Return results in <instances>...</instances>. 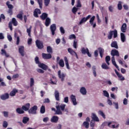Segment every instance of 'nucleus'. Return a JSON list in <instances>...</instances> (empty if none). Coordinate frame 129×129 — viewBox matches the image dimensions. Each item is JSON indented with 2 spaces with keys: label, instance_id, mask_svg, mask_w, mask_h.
<instances>
[{
  "label": "nucleus",
  "instance_id": "62",
  "mask_svg": "<svg viewBox=\"0 0 129 129\" xmlns=\"http://www.w3.org/2000/svg\"><path fill=\"white\" fill-rule=\"evenodd\" d=\"M123 103L124 105H126L127 104V99L126 98H124L123 100Z\"/></svg>",
  "mask_w": 129,
  "mask_h": 129
},
{
  "label": "nucleus",
  "instance_id": "17",
  "mask_svg": "<svg viewBox=\"0 0 129 129\" xmlns=\"http://www.w3.org/2000/svg\"><path fill=\"white\" fill-rule=\"evenodd\" d=\"M68 51L69 53H70L71 55H76L77 58H78V57L77 56V53H76V52L74 50H73L72 48H68Z\"/></svg>",
  "mask_w": 129,
  "mask_h": 129
},
{
  "label": "nucleus",
  "instance_id": "63",
  "mask_svg": "<svg viewBox=\"0 0 129 129\" xmlns=\"http://www.w3.org/2000/svg\"><path fill=\"white\" fill-rule=\"evenodd\" d=\"M9 93H5L1 96V97H9Z\"/></svg>",
  "mask_w": 129,
  "mask_h": 129
},
{
  "label": "nucleus",
  "instance_id": "23",
  "mask_svg": "<svg viewBox=\"0 0 129 129\" xmlns=\"http://www.w3.org/2000/svg\"><path fill=\"white\" fill-rule=\"evenodd\" d=\"M64 60L67 69H70V67H69V62L68 61V58H67V57L65 56L64 57Z\"/></svg>",
  "mask_w": 129,
  "mask_h": 129
},
{
  "label": "nucleus",
  "instance_id": "9",
  "mask_svg": "<svg viewBox=\"0 0 129 129\" xmlns=\"http://www.w3.org/2000/svg\"><path fill=\"white\" fill-rule=\"evenodd\" d=\"M95 20V16H93L92 17L90 18V20L89 21V23L91 26H93V28H95V27H96V23H93Z\"/></svg>",
  "mask_w": 129,
  "mask_h": 129
},
{
  "label": "nucleus",
  "instance_id": "8",
  "mask_svg": "<svg viewBox=\"0 0 129 129\" xmlns=\"http://www.w3.org/2000/svg\"><path fill=\"white\" fill-rule=\"evenodd\" d=\"M36 44L38 49H43V48H44V45H43V42L39 40L36 41Z\"/></svg>",
  "mask_w": 129,
  "mask_h": 129
},
{
  "label": "nucleus",
  "instance_id": "7",
  "mask_svg": "<svg viewBox=\"0 0 129 129\" xmlns=\"http://www.w3.org/2000/svg\"><path fill=\"white\" fill-rule=\"evenodd\" d=\"M90 18H91V15H88L86 18L85 17L81 19V21L80 22L79 25H81L83 24V23H85L86 22H87V21H88V20H89Z\"/></svg>",
  "mask_w": 129,
  "mask_h": 129
},
{
  "label": "nucleus",
  "instance_id": "44",
  "mask_svg": "<svg viewBox=\"0 0 129 129\" xmlns=\"http://www.w3.org/2000/svg\"><path fill=\"white\" fill-rule=\"evenodd\" d=\"M31 30H32V26H30L29 28L27 29V33H28L29 37H31Z\"/></svg>",
  "mask_w": 129,
  "mask_h": 129
},
{
  "label": "nucleus",
  "instance_id": "61",
  "mask_svg": "<svg viewBox=\"0 0 129 129\" xmlns=\"http://www.w3.org/2000/svg\"><path fill=\"white\" fill-rule=\"evenodd\" d=\"M55 97H59V92L55 91L54 93Z\"/></svg>",
  "mask_w": 129,
  "mask_h": 129
},
{
  "label": "nucleus",
  "instance_id": "51",
  "mask_svg": "<svg viewBox=\"0 0 129 129\" xmlns=\"http://www.w3.org/2000/svg\"><path fill=\"white\" fill-rule=\"evenodd\" d=\"M50 0H44V5L45 7H48V6H49V4H50Z\"/></svg>",
  "mask_w": 129,
  "mask_h": 129
},
{
  "label": "nucleus",
  "instance_id": "35",
  "mask_svg": "<svg viewBox=\"0 0 129 129\" xmlns=\"http://www.w3.org/2000/svg\"><path fill=\"white\" fill-rule=\"evenodd\" d=\"M50 23H51V20L49 18H46L45 21V26L46 27H48Z\"/></svg>",
  "mask_w": 129,
  "mask_h": 129
},
{
  "label": "nucleus",
  "instance_id": "34",
  "mask_svg": "<svg viewBox=\"0 0 129 129\" xmlns=\"http://www.w3.org/2000/svg\"><path fill=\"white\" fill-rule=\"evenodd\" d=\"M71 100L73 102V105H77V101H76V98L75 97H71Z\"/></svg>",
  "mask_w": 129,
  "mask_h": 129
},
{
  "label": "nucleus",
  "instance_id": "52",
  "mask_svg": "<svg viewBox=\"0 0 129 129\" xmlns=\"http://www.w3.org/2000/svg\"><path fill=\"white\" fill-rule=\"evenodd\" d=\"M70 40H73L74 39H76V36L74 34H72L69 36Z\"/></svg>",
  "mask_w": 129,
  "mask_h": 129
},
{
  "label": "nucleus",
  "instance_id": "31",
  "mask_svg": "<svg viewBox=\"0 0 129 129\" xmlns=\"http://www.w3.org/2000/svg\"><path fill=\"white\" fill-rule=\"evenodd\" d=\"M121 41L124 43L125 42V35L123 33H120Z\"/></svg>",
  "mask_w": 129,
  "mask_h": 129
},
{
  "label": "nucleus",
  "instance_id": "2",
  "mask_svg": "<svg viewBox=\"0 0 129 129\" xmlns=\"http://www.w3.org/2000/svg\"><path fill=\"white\" fill-rule=\"evenodd\" d=\"M66 105L65 104H62L61 105H57L55 106L56 108V113L55 114H62V111H64L65 110V107ZM61 110L62 111H61Z\"/></svg>",
  "mask_w": 129,
  "mask_h": 129
},
{
  "label": "nucleus",
  "instance_id": "53",
  "mask_svg": "<svg viewBox=\"0 0 129 129\" xmlns=\"http://www.w3.org/2000/svg\"><path fill=\"white\" fill-rule=\"evenodd\" d=\"M93 69V74L94 76H95V77H96V71H95V66H93L92 68Z\"/></svg>",
  "mask_w": 129,
  "mask_h": 129
},
{
  "label": "nucleus",
  "instance_id": "32",
  "mask_svg": "<svg viewBox=\"0 0 129 129\" xmlns=\"http://www.w3.org/2000/svg\"><path fill=\"white\" fill-rule=\"evenodd\" d=\"M47 17H48V14L46 13H43L41 16H40V18L42 20L44 21V20H46L47 19Z\"/></svg>",
  "mask_w": 129,
  "mask_h": 129
},
{
  "label": "nucleus",
  "instance_id": "42",
  "mask_svg": "<svg viewBox=\"0 0 129 129\" xmlns=\"http://www.w3.org/2000/svg\"><path fill=\"white\" fill-rule=\"evenodd\" d=\"M103 94L106 97H109V94L106 90L103 91Z\"/></svg>",
  "mask_w": 129,
  "mask_h": 129
},
{
  "label": "nucleus",
  "instance_id": "20",
  "mask_svg": "<svg viewBox=\"0 0 129 129\" xmlns=\"http://www.w3.org/2000/svg\"><path fill=\"white\" fill-rule=\"evenodd\" d=\"M98 49L99 50L101 58H102V57H103V54L104 53V49L101 47H99V48H98Z\"/></svg>",
  "mask_w": 129,
  "mask_h": 129
},
{
  "label": "nucleus",
  "instance_id": "58",
  "mask_svg": "<svg viewBox=\"0 0 129 129\" xmlns=\"http://www.w3.org/2000/svg\"><path fill=\"white\" fill-rule=\"evenodd\" d=\"M7 38L10 42H12V41L13 40V38L12 37V36H11V35L10 34L8 35Z\"/></svg>",
  "mask_w": 129,
  "mask_h": 129
},
{
  "label": "nucleus",
  "instance_id": "64",
  "mask_svg": "<svg viewBox=\"0 0 129 129\" xmlns=\"http://www.w3.org/2000/svg\"><path fill=\"white\" fill-rule=\"evenodd\" d=\"M43 121H44V122H47V121H49V117H44L43 119Z\"/></svg>",
  "mask_w": 129,
  "mask_h": 129
},
{
  "label": "nucleus",
  "instance_id": "60",
  "mask_svg": "<svg viewBox=\"0 0 129 129\" xmlns=\"http://www.w3.org/2000/svg\"><path fill=\"white\" fill-rule=\"evenodd\" d=\"M72 12L74 14H76V12H77V8H76V7H74L72 9Z\"/></svg>",
  "mask_w": 129,
  "mask_h": 129
},
{
  "label": "nucleus",
  "instance_id": "45",
  "mask_svg": "<svg viewBox=\"0 0 129 129\" xmlns=\"http://www.w3.org/2000/svg\"><path fill=\"white\" fill-rule=\"evenodd\" d=\"M51 83L52 84H56L57 83V80L55 78L53 77V78L51 80Z\"/></svg>",
  "mask_w": 129,
  "mask_h": 129
},
{
  "label": "nucleus",
  "instance_id": "21",
  "mask_svg": "<svg viewBox=\"0 0 129 129\" xmlns=\"http://www.w3.org/2000/svg\"><path fill=\"white\" fill-rule=\"evenodd\" d=\"M24 46H19V53L21 54V56H24Z\"/></svg>",
  "mask_w": 129,
  "mask_h": 129
},
{
  "label": "nucleus",
  "instance_id": "54",
  "mask_svg": "<svg viewBox=\"0 0 129 129\" xmlns=\"http://www.w3.org/2000/svg\"><path fill=\"white\" fill-rule=\"evenodd\" d=\"M113 104L114 105V106L116 109H118V103L113 102Z\"/></svg>",
  "mask_w": 129,
  "mask_h": 129
},
{
  "label": "nucleus",
  "instance_id": "10",
  "mask_svg": "<svg viewBox=\"0 0 129 129\" xmlns=\"http://www.w3.org/2000/svg\"><path fill=\"white\" fill-rule=\"evenodd\" d=\"M38 15H41V10L38 9H36L34 10L33 15L35 18H39V16Z\"/></svg>",
  "mask_w": 129,
  "mask_h": 129
},
{
  "label": "nucleus",
  "instance_id": "6",
  "mask_svg": "<svg viewBox=\"0 0 129 129\" xmlns=\"http://www.w3.org/2000/svg\"><path fill=\"white\" fill-rule=\"evenodd\" d=\"M42 56L43 59H44L45 60H48L52 58V55L50 53H42Z\"/></svg>",
  "mask_w": 129,
  "mask_h": 129
},
{
  "label": "nucleus",
  "instance_id": "28",
  "mask_svg": "<svg viewBox=\"0 0 129 129\" xmlns=\"http://www.w3.org/2000/svg\"><path fill=\"white\" fill-rule=\"evenodd\" d=\"M58 64L59 65L60 67L63 68L65 66V63H64V60L62 59H60L58 61Z\"/></svg>",
  "mask_w": 129,
  "mask_h": 129
},
{
  "label": "nucleus",
  "instance_id": "5",
  "mask_svg": "<svg viewBox=\"0 0 129 129\" xmlns=\"http://www.w3.org/2000/svg\"><path fill=\"white\" fill-rule=\"evenodd\" d=\"M30 107H31V104L28 103H26L25 105L22 106V109H23V110H24V111H29V110H30Z\"/></svg>",
  "mask_w": 129,
  "mask_h": 129
},
{
  "label": "nucleus",
  "instance_id": "57",
  "mask_svg": "<svg viewBox=\"0 0 129 129\" xmlns=\"http://www.w3.org/2000/svg\"><path fill=\"white\" fill-rule=\"evenodd\" d=\"M77 7V8H81V3L80 2V0H78Z\"/></svg>",
  "mask_w": 129,
  "mask_h": 129
},
{
  "label": "nucleus",
  "instance_id": "25",
  "mask_svg": "<svg viewBox=\"0 0 129 129\" xmlns=\"http://www.w3.org/2000/svg\"><path fill=\"white\" fill-rule=\"evenodd\" d=\"M118 62H119V64L122 65V66L123 67L124 66L125 68H127V66L125 63V61H124V60H121L120 59H119L118 60Z\"/></svg>",
  "mask_w": 129,
  "mask_h": 129
},
{
  "label": "nucleus",
  "instance_id": "46",
  "mask_svg": "<svg viewBox=\"0 0 129 129\" xmlns=\"http://www.w3.org/2000/svg\"><path fill=\"white\" fill-rule=\"evenodd\" d=\"M95 121H93V120H91L90 122V126L91 127H94V126H95Z\"/></svg>",
  "mask_w": 129,
  "mask_h": 129
},
{
  "label": "nucleus",
  "instance_id": "43",
  "mask_svg": "<svg viewBox=\"0 0 129 129\" xmlns=\"http://www.w3.org/2000/svg\"><path fill=\"white\" fill-rule=\"evenodd\" d=\"M106 63H107V65H109V60H110V56H106L105 58Z\"/></svg>",
  "mask_w": 129,
  "mask_h": 129
},
{
  "label": "nucleus",
  "instance_id": "40",
  "mask_svg": "<svg viewBox=\"0 0 129 129\" xmlns=\"http://www.w3.org/2000/svg\"><path fill=\"white\" fill-rule=\"evenodd\" d=\"M101 67L103 69H109V67H108V66H107V64H106V63H103Z\"/></svg>",
  "mask_w": 129,
  "mask_h": 129
},
{
  "label": "nucleus",
  "instance_id": "24",
  "mask_svg": "<svg viewBox=\"0 0 129 129\" xmlns=\"http://www.w3.org/2000/svg\"><path fill=\"white\" fill-rule=\"evenodd\" d=\"M16 112L18 113L19 114H23V113H25V111L23 109H21V108H17L16 109Z\"/></svg>",
  "mask_w": 129,
  "mask_h": 129
},
{
  "label": "nucleus",
  "instance_id": "30",
  "mask_svg": "<svg viewBox=\"0 0 129 129\" xmlns=\"http://www.w3.org/2000/svg\"><path fill=\"white\" fill-rule=\"evenodd\" d=\"M29 120H30V118L27 116H25L23 118L22 122L26 124V123H27Z\"/></svg>",
  "mask_w": 129,
  "mask_h": 129
},
{
  "label": "nucleus",
  "instance_id": "4",
  "mask_svg": "<svg viewBox=\"0 0 129 129\" xmlns=\"http://www.w3.org/2000/svg\"><path fill=\"white\" fill-rule=\"evenodd\" d=\"M38 110V107L36 105L33 106L29 109L28 113L30 114H37V110Z\"/></svg>",
  "mask_w": 129,
  "mask_h": 129
},
{
  "label": "nucleus",
  "instance_id": "33",
  "mask_svg": "<svg viewBox=\"0 0 129 129\" xmlns=\"http://www.w3.org/2000/svg\"><path fill=\"white\" fill-rule=\"evenodd\" d=\"M83 126H84L86 128H89V122L84 121L83 123Z\"/></svg>",
  "mask_w": 129,
  "mask_h": 129
},
{
  "label": "nucleus",
  "instance_id": "41",
  "mask_svg": "<svg viewBox=\"0 0 129 129\" xmlns=\"http://www.w3.org/2000/svg\"><path fill=\"white\" fill-rule=\"evenodd\" d=\"M1 52H1L2 55H4H4H5L6 57H9V54H7V51H6L4 49H2Z\"/></svg>",
  "mask_w": 129,
  "mask_h": 129
},
{
  "label": "nucleus",
  "instance_id": "38",
  "mask_svg": "<svg viewBox=\"0 0 129 129\" xmlns=\"http://www.w3.org/2000/svg\"><path fill=\"white\" fill-rule=\"evenodd\" d=\"M47 52L49 54L51 53H53V49H52V47H51V46L47 47Z\"/></svg>",
  "mask_w": 129,
  "mask_h": 129
},
{
  "label": "nucleus",
  "instance_id": "50",
  "mask_svg": "<svg viewBox=\"0 0 129 129\" xmlns=\"http://www.w3.org/2000/svg\"><path fill=\"white\" fill-rule=\"evenodd\" d=\"M8 125H9L8 122L7 121H4L3 125V127L6 128V127H8Z\"/></svg>",
  "mask_w": 129,
  "mask_h": 129
},
{
  "label": "nucleus",
  "instance_id": "11",
  "mask_svg": "<svg viewBox=\"0 0 129 129\" xmlns=\"http://www.w3.org/2000/svg\"><path fill=\"white\" fill-rule=\"evenodd\" d=\"M58 76L61 79V81H64V79H65V76H66V75L63 73H61V71L59 70L58 72Z\"/></svg>",
  "mask_w": 129,
  "mask_h": 129
},
{
  "label": "nucleus",
  "instance_id": "49",
  "mask_svg": "<svg viewBox=\"0 0 129 129\" xmlns=\"http://www.w3.org/2000/svg\"><path fill=\"white\" fill-rule=\"evenodd\" d=\"M38 3L39 5V8L42 9V6H43V1L42 0H37Z\"/></svg>",
  "mask_w": 129,
  "mask_h": 129
},
{
  "label": "nucleus",
  "instance_id": "55",
  "mask_svg": "<svg viewBox=\"0 0 129 129\" xmlns=\"http://www.w3.org/2000/svg\"><path fill=\"white\" fill-rule=\"evenodd\" d=\"M118 10H120L121 9H122V6H121V2H119L118 4Z\"/></svg>",
  "mask_w": 129,
  "mask_h": 129
},
{
  "label": "nucleus",
  "instance_id": "3",
  "mask_svg": "<svg viewBox=\"0 0 129 129\" xmlns=\"http://www.w3.org/2000/svg\"><path fill=\"white\" fill-rule=\"evenodd\" d=\"M112 36H113L114 38H116V37H117V31L116 30L109 32V34L108 35V39L110 40L112 38Z\"/></svg>",
  "mask_w": 129,
  "mask_h": 129
},
{
  "label": "nucleus",
  "instance_id": "27",
  "mask_svg": "<svg viewBox=\"0 0 129 129\" xmlns=\"http://www.w3.org/2000/svg\"><path fill=\"white\" fill-rule=\"evenodd\" d=\"M111 47L112 48H115V49H118V46H117V42L116 41L112 42L111 44Z\"/></svg>",
  "mask_w": 129,
  "mask_h": 129
},
{
  "label": "nucleus",
  "instance_id": "39",
  "mask_svg": "<svg viewBox=\"0 0 129 129\" xmlns=\"http://www.w3.org/2000/svg\"><path fill=\"white\" fill-rule=\"evenodd\" d=\"M46 111V109L45 108V106L42 105L40 108V113H44Z\"/></svg>",
  "mask_w": 129,
  "mask_h": 129
},
{
  "label": "nucleus",
  "instance_id": "1",
  "mask_svg": "<svg viewBox=\"0 0 129 129\" xmlns=\"http://www.w3.org/2000/svg\"><path fill=\"white\" fill-rule=\"evenodd\" d=\"M111 55L112 56L111 57V61L113 65L116 67L117 70H119V68L117 64H116V62H115V59L114 58V56H117V57L119 56V53L118 52V51L116 49L112 50L111 51Z\"/></svg>",
  "mask_w": 129,
  "mask_h": 129
},
{
  "label": "nucleus",
  "instance_id": "37",
  "mask_svg": "<svg viewBox=\"0 0 129 129\" xmlns=\"http://www.w3.org/2000/svg\"><path fill=\"white\" fill-rule=\"evenodd\" d=\"M98 113L99 114H100V115H101V116L103 117V118L104 119H105L106 118L105 114H104V113L101 110L99 111Z\"/></svg>",
  "mask_w": 129,
  "mask_h": 129
},
{
  "label": "nucleus",
  "instance_id": "56",
  "mask_svg": "<svg viewBox=\"0 0 129 129\" xmlns=\"http://www.w3.org/2000/svg\"><path fill=\"white\" fill-rule=\"evenodd\" d=\"M107 102L108 104L109 105H110V106H111V105H112V102L111 101V100H110L109 99V98H108Z\"/></svg>",
  "mask_w": 129,
  "mask_h": 129
},
{
  "label": "nucleus",
  "instance_id": "19",
  "mask_svg": "<svg viewBox=\"0 0 129 129\" xmlns=\"http://www.w3.org/2000/svg\"><path fill=\"white\" fill-rule=\"evenodd\" d=\"M38 66L43 70H47V69H48V66L44 63H40L38 64Z\"/></svg>",
  "mask_w": 129,
  "mask_h": 129
},
{
  "label": "nucleus",
  "instance_id": "14",
  "mask_svg": "<svg viewBox=\"0 0 129 129\" xmlns=\"http://www.w3.org/2000/svg\"><path fill=\"white\" fill-rule=\"evenodd\" d=\"M50 30L51 31L52 36L55 35V31H56V24H52L50 26Z\"/></svg>",
  "mask_w": 129,
  "mask_h": 129
},
{
  "label": "nucleus",
  "instance_id": "16",
  "mask_svg": "<svg viewBox=\"0 0 129 129\" xmlns=\"http://www.w3.org/2000/svg\"><path fill=\"white\" fill-rule=\"evenodd\" d=\"M115 72L117 76H118V78H119V80H121V81H123V80H124V77L122 76V75H121V74H119L118 72H117V71L116 70H115Z\"/></svg>",
  "mask_w": 129,
  "mask_h": 129
},
{
  "label": "nucleus",
  "instance_id": "12",
  "mask_svg": "<svg viewBox=\"0 0 129 129\" xmlns=\"http://www.w3.org/2000/svg\"><path fill=\"white\" fill-rule=\"evenodd\" d=\"M82 53L83 54H87L89 57H91V54L89 53V50H88V48L85 49L84 48H83L82 49Z\"/></svg>",
  "mask_w": 129,
  "mask_h": 129
},
{
  "label": "nucleus",
  "instance_id": "47",
  "mask_svg": "<svg viewBox=\"0 0 129 129\" xmlns=\"http://www.w3.org/2000/svg\"><path fill=\"white\" fill-rule=\"evenodd\" d=\"M2 113L4 114L5 117H9V112L5 111Z\"/></svg>",
  "mask_w": 129,
  "mask_h": 129
},
{
  "label": "nucleus",
  "instance_id": "29",
  "mask_svg": "<svg viewBox=\"0 0 129 129\" xmlns=\"http://www.w3.org/2000/svg\"><path fill=\"white\" fill-rule=\"evenodd\" d=\"M17 92H18V90L16 89H13V91H11L10 94V96H15Z\"/></svg>",
  "mask_w": 129,
  "mask_h": 129
},
{
  "label": "nucleus",
  "instance_id": "36",
  "mask_svg": "<svg viewBox=\"0 0 129 129\" xmlns=\"http://www.w3.org/2000/svg\"><path fill=\"white\" fill-rule=\"evenodd\" d=\"M12 24H13L14 26H15V27L18 26V21H17L16 18H12Z\"/></svg>",
  "mask_w": 129,
  "mask_h": 129
},
{
  "label": "nucleus",
  "instance_id": "48",
  "mask_svg": "<svg viewBox=\"0 0 129 129\" xmlns=\"http://www.w3.org/2000/svg\"><path fill=\"white\" fill-rule=\"evenodd\" d=\"M34 83H35V81L34 80V79L31 78L30 79V87L34 86Z\"/></svg>",
  "mask_w": 129,
  "mask_h": 129
},
{
  "label": "nucleus",
  "instance_id": "15",
  "mask_svg": "<svg viewBox=\"0 0 129 129\" xmlns=\"http://www.w3.org/2000/svg\"><path fill=\"white\" fill-rule=\"evenodd\" d=\"M58 120H59V117L57 116H53L51 117L50 121L51 122L57 123V122H58Z\"/></svg>",
  "mask_w": 129,
  "mask_h": 129
},
{
  "label": "nucleus",
  "instance_id": "18",
  "mask_svg": "<svg viewBox=\"0 0 129 129\" xmlns=\"http://www.w3.org/2000/svg\"><path fill=\"white\" fill-rule=\"evenodd\" d=\"M121 32H122V33H125L126 32V24L124 23L122 24L121 27Z\"/></svg>",
  "mask_w": 129,
  "mask_h": 129
},
{
  "label": "nucleus",
  "instance_id": "22",
  "mask_svg": "<svg viewBox=\"0 0 129 129\" xmlns=\"http://www.w3.org/2000/svg\"><path fill=\"white\" fill-rule=\"evenodd\" d=\"M23 15H24V12L21 11L20 12V14L17 15V18L21 21H23Z\"/></svg>",
  "mask_w": 129,
  "mask_h": 129
},
{
  "label": "nucleus",
  "instance_id": "13",
  "mask_svg": "<svg viewBox=\"0 0 129 129\" xmlns=\"http://www.w3.org/2000/svg\"><path fill=\"white\" fill-rule=\"evenodd\" d=\"M91 117L92 119H93L92 120H93L94 121H99V118H98V117H97L96 113H92Z\"/></svg>",
  "mask_w": 129,
  "mask_h": 129
},
{
  "label": "nucleus",
  "instance_id": "26",
  "mask_svg": "<svg viewBox=\"0 0 129 129\" xmlns=\"http://www.w3.org/2000/svg\"><path fill=\"white\" fill-rule=\"evenodd\" d=\"M80 92L83 95H86V93H87V91H86V89L84 87H82L80 89Z\"/></svg>",
  "mask_w": 129,
  "mask_h": 129
},
{
  "label": "nucleus",
  "instance_id": "59",
  "mask_svg": "<svg viewBox=\"0 0 129 129\" xmlns=\"http://www.w3.org/2000/svg\"><path fill=\"white\" fill-rule=\"evenodd\" d=\"M60 31L61 34H65V30H64V28L62 27H60Z\"/></svg>",
  "mask_w": 129,
  "mask_h": 129
}]
</instances>
